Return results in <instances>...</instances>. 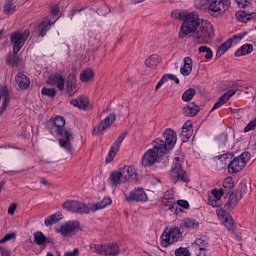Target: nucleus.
I'll use <instances>...</instances> for the list:
<instances>
[{
  "mask_svg": "<svg viewBox=\"0 0 256 256\" xmlns=\"http://www.w3.org/2000/svg\"><path fill=\"white\" fill-rule=\"evenodd\" d=\"M112 200L109 197H104L101 202L92 204L90 207L79 200H67L62 204V208L71 213H78V215H87L89 211H99L105 209L107 205H111Z\"/></svg>",
  "mask_w": 256,
  "mask_h": 256,
  "instance_id": "nucleus-1",
  "label": "nucleus"
},
{
  "mask_svg": "<svg viewBox=\"0 0 256 256\" xmlns=\"http://www.w3.org/2000/svg\"><path fill=\"white\" fill-rule=\"evenodd\" d=\"M51 133L52 135H59L60 137H62L59 139L60 147L73 155V146H71L72 134L65 129V118L57 116L54 119Z\"/></svg>",
  "mask_w": 256,
  "mask_h": 256,
  "instance_id": "nucleus-2",
  "label": "nucleus"
},
{
  "mask_svg": "<svg viewBox=\"0 0 256 256\" xmlns=\"http://www.w3.org/2000/svg\"><path fill=\"white\" fill-rule=\"evenodd\" d=\"M203 23L199 14L196 12L188 13L180 27L179 39H185L187 35L193 34V32Z\"/></svg>",
  "mask_w": 256,
  "mask_h": 256,
  "instance_id": "nucleus-3",
  "label": "nucleus"
},
{
  "mask_svg": "<svg viewBox=\"0 0 256 256\" xmlns=\"http://www.w3.org/2000/svg\"><path fill=\"white\" fill-rule=\"evenodd\" d=\"M161 145L163 143L159 140L156 143L153 142V148L148 149L142 157L143 167H152L155 163H161V158L166 154L161 150Z\"/></svg>",
  "mask_w": 256,
  "mask_h": 256,
  "instance_id": "nucleus-4",
  "label": "nucleus"
},
{
  "mask_svg": "<svg viewBox=\"0 0 256 256\" xmlns=\"http://www.w3.org/2000/svg\"><path fill=\"white\" fill-rule=\"evenodd\" d=\"M213 35V25L207 21L202 23L192 32V37L199 45H207L211 43V37Z\"/></svg>",
  "mask_w": 256,
  "mask_h": 256,
  "instance_id": "nucleus-5",
  "label": "nucleus"
},
{
  "mask_svg": "<svg viewBox=\"0 0 256 256\" xmlns=\"http://www.w3.org/2000/svg\"><path fill=\"white\" fill-rule=\"evenodd\" d=\"M183 158L176 157L173 161L172 168L170 170V179L173 183H177L178 181H182L183 183H187L189 178L187 177V172L183 170Z\"/></svg>",
  "mask_w": 256,
  "mask_h": 256,
  "instance_id": "nucleus-6",
  "label": "nucleus"
},
{
  "mask_svg": "<svg viewBox=\"0 0 256 256\" xmlns=\"http://www.w3.org/2000/svg\"><path fill=\"white\" fill-rule=\"evenodd\" d=\"M230 7L231 0H209L207 11L211 17H219V15H223Z\"/></svg>",
  "mask_w": 256,
  "mask_h": 256,
  "instance_id": "nucleus-7",
  "label": "nucleus"
},
{
  "mask_svg": "<svg viewBox=\"0 0 256 256\" xmlns=\"http://www.w3.org/2000/svg\"><path fill=\"white\" fill-rule=\"evenodd\" d=\"M90 250L92 253H96V255H109L115 256L119 255V246L116 243L109 244H90Z\"/></svg>",
  "mask_w": 256,
  "mask_h": 256,
  "instance_id": "nucleus-8",
  "label": "nucleus"
},
{
  "mask_svg": "<svg viewBox=\"0 0 256 256\" xmlns=\"http://www.w3.org/2000/svg\"><path fill=\"white\" fill-rule=\"evenodd\" d=\"M29 29H26L23 31V33L16 31L10 35V41L13 45V53L14 55H17L19 51L23 48V45H25V42L27 39H29Z\"/></svg>",
  "mask_w": 256,
  "mask_h": 256,
  "instance_id": "nucleus-9",
  "label": "nucleus"
},
{
  "mask_svg": "<svg viewBox=\"0 0 256 256\" xmlns=\"http://www.w3.org/2000/svg\"><path fill=\"white\" fill-rule=\"evenodd\" d=\"M183 234L181 233V229L178 227H172L169 231H164L161 235V246L169 247V245H173V243H177Z\"/></svg>",
  "mask_w": 256,
  "mask_h": 256,
  "instance_id": "nucleus-10",
  "label": "nucleus"
},
{
  "mask_svg": "<svg viewBox=\"0 0 256 256\" xmlns=\"http://www.w3.org/2000/svg\"><path fill=\"white\" fill-rule=\"evenodd\" d=\"M164 139L165 141L157 138L154 140V142L157 144V141L162 142V145H160V148L162 151H164L166 154L171 151L175 147V143H177V133L173 129H166L164 132Z\"/></svg>",
  "mask_w": 256,
  "mask_h": 256,
  "instance_id": "nucleus-11",
  "label": "nucleus"
},
{
  "mask_svg": "<svg viewBox=\"0 0 256 256\" xmlns=\"http://www.w3.org/2000/svg\"><path fill=\"white\" fill-rule=\"evenodd\" d=\"M126 134H120L117 138V140L114 142V144L111 146L108 156L106 157V163H111L113 159H115V156L119 152V148L121 147V144L123 143V140L125 139Z\"/></svg>",
  "mask_w": 256,
  "mask_h": 256,
  "instance_id": "nucleus-12",
  "label": "nucleus"
},
{
  "mask_svg": "<svg viewBox=\"0 0 256 256\" xmlns=\"http://www.w3.org/2000/svg\"><path fill=\"white\" fill-rule=\"evenodd\" d=\"M126 134H120L117 138V140L114 142V144L111 146L108 156L106 157V163H111L113 159H115V156L119 152V148L121 147V144L123 143V140L125 139Z\"/></svg>",
  "mask_w": 256,
  "mask_h": 256,
  "instance_id": "nucleus-13",
  "label": "nucleus"
},
{
  "mask_svg": "<svg viewBox=\"0 0 256 256\" xmlns=\"http://www.w3.org/2000/svg\"><path fill=\"white\" fill-rule=\"evenodd\" d=\"M116 116L115 114L108 115L104 120H102L97 127L93 129L94 135H99V133H103L106 129H109L111 125L115 122Z\"/></svg>",
  "mask_w": 256,
  "mask_h": 256,
  "instance_id": "nucleus-14",
  "label": "nucleus"
},
{
  "mask_svg": "<svg viewBox=\"0 0 256 256\" xmlns=\"http://www.w3.org/2000/svg\"><path fill=\"white\" fill-rule=\"evenodd\" d=\"M46 83L52 87H57L58 91H63V89H65V78H63V75L61 74L49 76Z\"/></svg>",
  "mask_w": 256,
  "mask_h": 256,
  "instance_id": "nucleus-15",
  "label": "nucleus"
},
{
  "mask_svg": "<svg viewBox=\"0 0 256 256\" xmlns=\"http://www.w3.org/2000/svg\"><path fill=\"white\" fill-rule=\"evenodd\" d=\"M9 101V89L7 86L0 84V115H3V112L7 109Z\"/></svg>",
  "mask_w": 256,
  "mask_h": 256,
  "instance_id": "nucleus-16",
  "label": "nucleus"
},
{
  "mask_svg": "<svg viewBox=\"0 0 256 256\" xmlns=\"http://www.w3.org/2000/svg\"><path fill=\"white\" fill-rule=\"evenodd\" d=\"M79 229V221H68L64 225L60 227V233L64 237H69L73 231H77Z\"/></svg>",
  "mask_w": 256,
  "mask_h": 256,
  "instance_id": "nucleus-17",
  "label": "nucleus"
},
{
  "mask_svg": "<svg viewBox=\"0 0 256 256\" xmlns=\"http://www.w3.org/2000/svg\"><path fill=\"white\" fill-rule=\"evenodd\" d=\"M126 201H147V194L145 193V190L143 188H137L130 192L129 197L126 198Z\"/></svg>",
  "mask_w": 256,
  "mask_h": 256,
  "instance_id": "nucleus-18",
  "label": "nucleus"
},
{
  "mask_svg": "<svg viewBox=\"0 0 256 256\" xmlns=\"http://www.w3.org/2000/svg\"><path fill=\"white\" fill-rule=\"evenodd\" d=\"M77 91V77L75 74L71 73L66 79V92L68 95L73 96Z\"/></svg>",
  "mask_w": 256,
  "mask_h": 256,
  "instance_id": "nucleus-19",
  "label": "nucleus"
},
{
  "mask_svg": "<svg viewBox=\"0 0 256 256\" xmlns=\"http://www.w3.org/2000/svg\"><path fill=\"white\" fill-rule=\"evenodd\" d=\"M245 165L243 159L236 157L229 163L228 171L229 173H239V171H242L245 168Z\"/></svg>",
  "mask_w": 256,
  "mask_h": 256,
  "instance_id": "nucleus-20",
  "label": "nucleus"
},
{
  "mask_svg": "<svg viewBox=\"0 0 256 256\" xmlns=\"http://www.w3.org/2000/svg\"><path fill=\"white\" fill-rule=\"evenodd\" d=\"M242 199V194L239 191L232 192L229 197L227 203L224 205L225 209H234L237 207V204Z\"/></svg>",
  "mask_w": 256,
  "mask_h": 256,
  "instance_id": "nucleus-21",
  "label": "nucleus"
},
{
  "mask_svg": "<svg viewBox=\"0 0 256 256\" xmlns=\"http://www.w3.org/2000/svg\"><path fill=\"white\" fill-rule=\"evenodd\" d=\"M221 197H223V189H213L211 194L208 195V203L212 207H219Z\"/></svg>",
  "mask_w": 256,
  "mask_h": 256,
  "instance_id": "nucleus-22",
  "label": "nucleus"
},
{
  "mask_svg": "<svg viewBox=\"0 0 256 256\" xmlns=\"http://www.w3.org/2000/svg\"><path fill=\"white\" fill-rule=\"evenodd\" d=\"M237 93V90H228L225 92L221 97L218 98V100L215 102L214 106L212 107L211 111H215V109H219L222 105H225V103L228 102L233 95Z\"/></svg>",
  "mask_w": 256,
  "mask_h": 256,
  "instance_id": "nucleus-23",
  "label": "nucleus"
},
{
  "mask_svg": "<svg viewBox=\"0 0 256 256\" xmlns=\"http://www.w3.org/2000/svg\"><path fill=\"white\" fill-rule=\"evenodd\" d=\"M193 71V59L191 57H185L183 59V66L180 68V73L184 77H189Z\"/></svg>",
  "mask_w": 256,
  "mask_h": 256,
  "instance_id": "nucleus-24",
  "label": "nucleus"
},
{
  "mask_svg": "<svg viewBox=\"0 0 256 256\" xmlns=\"http://www.w3.org/2000/svg\"><path fill=\"white\" fill-rule=\"evenodd\" d=\"M15 81L18 85V87H20L21 89L25 90V89H29V85H31V80H29V77H27V75L18 72L16 77H15Z\"/></svg>",
  "mask_w": 256,
  "mask_h": 256,
  "instance_id": "nucleus-25",
  "label": "nucleus"
},
{
  "mask_svg": "<svg viewBox=\"0 0 256 256\" xmlns=\"http://www.w3.org/2000/svg\"><path fill=\"white\" fill-rule=\"evenodd\" d=\"M236 18L240 23H247V21H251L253 19H256V12H247L245 10H241L236 12Z\"/></svg>",
  "mask_w": 256,
  "mask_h": 256,
  "instance_id": "nucleus-26",
  "label": "nucleus"
},
{
  "mask_svg": "<svg viewBox=\"0 0 256 256\" xmlns=\"http://www.w3.org/2000/svg\"><path fill=\"white\" fill-rule=\"evenodd\" d=\"M73 107H78V109H83L86 111V109H89V99L85 96H80L70 102Z\"/></svg>",
  "mask_w": 256,
  "mask_h": 256,
  "instance_id": "nucleus-27",
  "label": "nucleus"
},
{
  "mask_svg": "<svg viewBox=\"0 0 256 256\" xmlns=\"http://www.w3.org/2000/svg\"><path fill=\"white\" fill-rule=\"evenodd\" d=\"M120 173L122 174V179H124V183H127V181H131L133 179V176L137 173L135 170V167L133 166H124Z\"/></svg>",
  "mask_w": 256,
  "mask_h": 256,
  "instance_id": "nucleus-28",
  "label": "nucleus"
},
{
  "mask_svg": "<svg viewBox=\"0 0 256 256\" xmlns=\"http://www.w3.org/2000/svg\"><path fill=\"white\" fill-rule=\"evenodd\" d=\"M109 179L112 187H117V185H121V183H125V180L123 179V174H121V171L111 172Z\"/></svg>",
  "mask_w": 256,
  "mask_h": 256,
  "instance_id": "nucleus-29",
  "label": "nucleus"
},
{
  "mask_svg": "<svg viewBox=\"0 0 256 256\" xmlns=\"http://www.w3.org/2000/svg\"><path fill=\"white\" fill-rule=\"evenodd\" d=\"M51 25H53V23H51V19L46 17L38 26V33L40 37H45V35H47V31L51 29Z\"/></svg>",
  "mask_w": 256,
  "mask_h": 256,
  "instance_id": "nucleus-30",
  "label": "nucleus"
},
{
  "mask_svg": "<svg viewBox=\"0 0 256 256\" xmlns=\"http://www.w3.org/2000/svg\"><path fill=\"white\" fill-rule=\"evenodd\" d=\"M199 111L200 108L195 103H190L183 108V113L186 117H195Z\"/></svg>",
  "mask_w": 256,
  "mask_h": 256,
  "instance_id": "nucleus-31",
  "label": "nucleus"
},
{
  "mask_svg": "<svg viewBox=\"0 0 256 256\" xmlns=\"http://www.w3.org/2000/svg\"><path fill=\"white\" fill-rule=\"evenodd\" d=\"M192 135H193V127L191 125L187 126V124H184L180 134V137L183 143H187V141L191 139Z\"/></svg>",
  "mask_w": 256,
  "mask_h": 256,
  "instance_id": "nucleus-32",
  "label": "nucleus"
},
{
  "mask_svg": "<svg viewBox=\"0 0 256 256\" xmlns=\"http://www.w3.org/2000/svg\"><path fill=\"white\" fill-rule=\"evenodd\" d=\"M62 219H63V215L61 213H55V214L48 216L44 220V225L46 227H51V225H55V223L61 221Z\"/></svg>",
  "mask_w": 256,
  "mask_h": 256,
  "instance_id": "nucleus-33",
  "label": "nucleus"
},
{
  "mask_svg": "<svg viewBox=\"0 0 256 256\" xmlns=\"http://www.w3.org/2000/svg\"><path fill=\"white\" fill-rule=\"evenodd\" d=\"M251 53H253V44H244L235 52V55L236 57H243Z\"/></svg>",
  "mask_w": 256,
  "mask_h": 256,
  "instance_id": "nucleus-34",
  "label": "nucleus"
},
{
  "mask_svg": "<svg viewBox=\"0 0 256 256\" xmlns=\"http://www.w3.org/2000/svg\"><path fill=\"white\" fill-rule=\"evenodd\" d=\"M17 5H15V0H5L3 11L6 15H11L15 13Z\"/></svg>",
  "mask_w": 256,
  "mask_h": 256,
  "instance_id": "nucleus-35",
  "label": "nucleus"
},
{
  "mask_svg": "<svg viewBox=\"0 0 256 256\" xmlns=\"http://www.w3.org/2000/svg\"><path fill=\"white\" fill-rule=\"evenodd\" d=\"M95 77V73H93V70L86 68L80 73V81L82 83H89L91 79Z\"/></svg>",
  "mask_w": 256,
  "mask_h": 256,
  "instance_id": "nucleus-36",
  "label": "nucleus"
},
{
  "mask_svg": "<svg viewBox=\"0 0 256 256\" xmlns=\"http://www.w3.org/2000/svg\"><path fill=\"white\" fill-rule=\"evenodd\" d=\"M183 209H189V202L187 200H178L174 204V215H179Z\"/></svg>",
  "mask_w": 256,
  "mask_h": 256,
  "instance_id": "nucleus-37",
  "label": "nucleus"
},
{
  "mask_svg": "<svg viewBox=\"0 0 256 256\" xmlns=\"http://www.w3.org/2000/svg\"><path fill=\"white\" fill-rule=\"evenodd\" d=\"M181 227H185L186 229H198L199 222L193 218H185L182 220Z\"/></svg>",
  "mask_w": 256,
  "mask_h": 256,
  "instance_id": "nucleus-38",
  "label": "nucleus"
},
{
  "mask_svg": "<svg viewBox=\"0 0 256 256\" xmlns=\"http://www.w3.org/2000/svg\"><path fill=\"white\" fill-rule=\"evenodd\" d=\"M231 47H233V44L231 43V40L228 39L218 48L217 55H219V57H221V55H225V53H227Z\"/></svg>",
  "mask_w": 256,
  "mask_h": 256,
  "instance_id": "nucleus-39",
  "label": "nucleus"
},
{
  "mask_svg": "<svg viewBox=\"0 0 256 256\" xmlns=\"http://www.w3.org/2000/svg\"><path fill=\"white\" fill-rule=\"evenodd\" d=\"M158 63H159V56L157 54L151 55L145 61L146 67H150L151 69H153V67H157Z\"/></svg>",
  "mask_w": 256,
  "mask_h": 256,
  "instance_id": "nucleus-40",
  "label": "nucleus"
},
{
  "mask_svg": "<svg viewBox=\"0 0 256 256\" xmlns=\"http://www.w3.org/2000/svg\"><path fill=\"white\" fill-rule=\"evenodd\" d=\"M34 242L36 243V245H45L47 243V237L41 231L35 232Z\"/></svg>",
  "mask_w": 256,
  "mask_h": 256,
  "instance_id": "nucleus-41",
  "label": "nucleus"
},
{
  "mask_svg": "<svg viewBox=\"0 0 256 256\" xmlns=\"http://www.w3.org/2000/svg\"><path fill=\"white\" fill-rule=\"evenodd\" d=\"M194 243L197 245L198 249L209 248V239H207L206 236L196 238Z\"/></svg>",
  "mask_w": 256,
  "mask_h": 256,
  "instance_id": "nucleus-42",
  "label": "nucleus"
},
{
  "mask_svg": "<svg viewBox=\"0 0 256 256\" xmlns=\"http://www.w3.org/2000/svg\"><path fill=\"white\" fill-rule=\"evenodd\" d=\"M195 93H197L195 91V88H189V89L185 90L184 93L182 94V99L184 101H191V99H193V97H195Z\"/></svg>",
  "mask_w": 256,
  "mask_h": 256,
  "instance_id": "nucleus-43",
  "label": "nucleus"
},
{
  "mask_svg": "<svg viewBox=\"0 0 256 256\" xmlns=\"http://www.w3.org/2000/svg\"><path fill=\"white\" fill-rule=\"evenodd\" d=\"M218 147L223 148L227 145V133H222L216 137Z\"/></svg>",
  "mask_w": 256,
  "mask_h": 256,
  "instance_id": "nucleus-44",
  "label": "nucleus"
},
{
  "mask_svg": "<svg viewBox=\"0 0 256 256\" xmlns=\"http://www.w3.org/2000/svg\"><path fill=\"white\" fill-rule=\"evenodd\" d=\"M162 205H164V207H168L169 211L174 213V211H175V202L172 199L163 198L162 199Z\"/></svg>",
  "mask_w": 256,
  "mask_h": 256,
  "instance_id": "nucleus-45",
  "label": "nucleus"
},
{
  "mask_svg": "<svg viewBox=\"0 0 256 256\" xmlns=\"http://www.w3.org/2000/svg\"><path fill=\"white\" fill-rule=\"evenodd\" d=\"M199 53H206L205 59H212L213 58V51H211V48L207 46H201L198 48Z\"/></svg>",
  "mask_w": 256,
  "mask_h": 256,
  "instance_id": "nucleus-46",
  "label": "nucleus"
},
{
  "mask_svg": "<svg viewBox=\"0 0 256 256\" xmlns=\"http://www.w3.org/2000/svg\"><path fill=\"white\" fill-rule=\"evenodd\" d=\"M223 225L224 227H226V229H228V231H233V218L231 216H226L225 219L223 220Z\"/></svg>",
  "mask_w": 256,
  "mask_h": 256,
  "instance_id": "nucleus-47",
  "label": "nucleus"
},
{
  "mask_svg": "<svg viewBox=\"0 0 256 256\" xmlns=\"http://www.w3.org/2000/svg\"><path fill=\"white\" fill-rule=\"evenodd\" d=\"M245 35H247V32H243V33H239V34H236L234 36H232L230 39V43H232V45H237V43H239V41H241Z\"/></svg>",
  "mask_w": 256,
  "mask_h": 256,
  "instance_id": "nucleus-48",
  "label": "nucleus"
},
{
  "mask_svg": "<svg viewBox=\"0 0 256 256\" xmlns=\"http://www.w3.org/2000/svg\"><path fill=\"white\" fill-rule=\"evenodd\" d=\"M41 94L45 95L46 97H55L56 92H55V88H42L41 90Z\"/></svg>",
  "mask_w": 256,
  "mask_h": 256,
  "instance_id": "nucleus-49",
  "label": "nucleus"
},
{
  "mask_svg": "<svg viewBox=\"0 0 256 256\" xmlns=\"http://www.w3.org/2000/svg\"><path fill=\"white\" fill-rule=\"evenodd\" d=\"M223 187L225 189H233V187H235L233 178H231V177L225 178L223 181Z\"/></svg>",
  "mask_w": 256,
  "mask_h": 256,
  "instance_id": "nucleus-50",
  "label": "nucleus"
},
{
  "mask_svg": "<svg viewBox=\"0 0 256 256\" xmlns=\"http://www.w3.org/2000/svg\"><path fill=\"white\" fill-rule=\"evenodd\" d=\"M195 9H203L205 5H209V0H193Z\"/></svg>",
  "mask_w": 256,
  "mask_h": 256,
  "instance_id": "nucleus-51",
  "label": "nucleus"
},
{
  "mask_svg": "<svg viewBox=\"0 0 256 256\" xmlns=\"http://www.w3.org/2000/svg\"><path fill=\"white\" fill-rule=\"evenodd\" d=\"M175 255L176 256H191V253H189V250L187 248H178L175 250Z\"/></svg>",
  "mask_w": 256,
  "mask_h": 256,
  "instance_id": "nucleus-52",
  "label": "nucleus"
},
{
  "mask_svg": "<svg viewBox=\"0 0 256 256\" xmlns=\"http://www.w3.org/2000/svg\"><path fill=\"white\" fill-rule=\"evenodd\" d=\"M238 159H242V161H244V165H247V163H249V160L251 159V154H249V152H244L240 156H238Z\"/></svg>",
  "mask_w": 256,
  "mask_h": 256,
  "instance_id": "nucleus-53",
  "label": "nucleus"
},
{
  "mask_svg": "<svg viewBox=\"0 0 256 256\" xmlns=\"http://www.w3.org/2000/svg\"><path fill=\"white\" fill-rule=\"evenodd\" d=\"M238 7H240L241 9H245L246 7H249V5H251L250 1L247 0H235Z\"/></svg>",
  "mask_w": 256,
  "mask_h": 256,
  "instance_id": "nucleus-54",
  "label": "nucleus"
},
{
  "mask_svg": "<svg viewBox=\"0 0 256 256\" xmlns=\"http://www.w3.org/2000/svg\"><path fill=\"white\" fill-rule=\"evenodd\" d=\"M11 239H15V233H8L6 234L1 240L0 243H7V241H11Z\"/></svg>",
  "mask_w": 256,
  "mask_h": 256,
  "instance_id": "nucleus-55",
  "label": "nucleus"
},
{
  "mask_svg": "<svg viewBox=\"0 0 256 256\" xmlns=\"http://www.w3.org/2000/svg\"><path fill=\"white\" fill-rule=\"evenodd\" d=\"M6 64L7 65H17V57L16 56H13V55H10L7 60H6Z\"/></svg>",
  "mask_w": 256,
  "mask_h": 256,
  "instance_id": "nucleus-56",
  "label": "nucleus"
},
{
  "mask_svg": "<svg viewBox=\"0 0 256 256\" xmlns=\"http://www.w3.org/2000/svg\"><path fill=\"white\" fill-rule=\"evenodd\" d=\"M165 83H167V76H166V75H163L162 78L159 80V82L156 84V87H155L156 91H157L158 89H161V86H162L163 84H165Z\"/></svg>",
  "mask_w": 256,
  "mask_h": 256,
  "instance_id": "nucleus-57",
  "label": "nucleus"
},
{
  "mask_svg": "<svg viewBox=\"0 0 256 256\" xmlns=\"http://www.w3.org/2000/svg\"><path fill=\"white\" fill-rule=\"evenodd\" d=\"M217 215L219 217V219H225V217H229V214H227V211L223 210V209H220V210H217Z\"/></svg>",
  "mask_w": 256,
  "mask_h": 256,
  "instance_id": "nucleus-58",
  "label": "nucleus"
},
{
  "mask_svg": "<svg viewBox=\"0 0 256 256\" xmlns=\"http://www.w3.org/2000/svg\"><path fill=\"white\" fill-rule=\"evenodd\" d=\"M166 75V80L168 81H174L176 85H179V78H177L174 74H165Z\"/></svg>",
  "mask_w": 256,
  "mask_h": 256,
  "instance_id": "nucleus-59",
  "label": "nucleus"
},
{
  "mask_svg": "<svg viewBox=\"0 0 256 256\" xmlns=\"http://www.w3.org/2000/svg\"><path fill=\"white\" fill-rule=\"evenodd\" d=\"M17 210V204L16 203H12L9 207H8V215H15V211Z\"/></svg>",
  "mask_w": 256,
  "mask_h": 256,
  "instance_id": "nucleus-60",
  "label": "nucleus"
},
{
  "mask_svg": "<svg viewBox=\"0 0 256 256\" xmlns=\"http://www.w3.org/2000/svg\"><path fill=\"white\" fill-rule=\"evenodd\" d=\"M236 191H239L243 196V193H247V184H245L244 182H241L239 184V190H236Z\"/></svg>",
  "mask_w": 256,
  "mask_h": 256,
  "instance_id": "nucleus-61",
  "label": "nucleus"
},
{
  "mask_svg": "<svg viewBox=\"0 0 256 256\" xmlns=\"http://www.w3.org/2000/svg\"><path fill=\"white\" fill-rule=\"evenodd\" d=\"M64 256H79V249L75 248L72 252L66 251Z\"/></svg>",
  "mask_w": 256,
  "mask_h": 256,
  "instance_id": "nucleus-62",
  "label": "nucleus"
},
{
  "mask_svg": "<svg viewBox=\"0 0 256 256\" xmlns=\"http://www.w3.org/2000/svg\"><path fill=\"white\" fill-rule=\"evenodd\" d=\"M0 254L1 256H11V251L0 246Z\"/></svg>",
  "mask_w": 256,
  "mask_h": 256,
  "instance_id": "nucleus-63",
  "label": "nucleus"
},
{
  "mask_svg": "<svg viewBox=\"0 0 256 256\" xmlns=\"http://www.w3.org/2000/svg\"><path fill=\"white\" fill-rule=\"evenodd\" d=\"M207 249L209 248H198L199 252L197 253V256H207Z\"/></svg>",
  "mask_w": 256,
  "mask_h": 256,
  "instance_id": "nucleus-64",
  "label": "nucleus"
}]
</instances>
